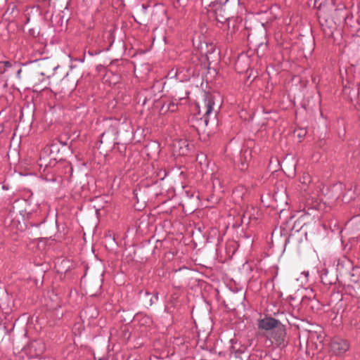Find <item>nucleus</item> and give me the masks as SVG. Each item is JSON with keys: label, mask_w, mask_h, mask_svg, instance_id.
Returning a JSON list of instances; mask_svg holds the SVG:
<instances>
[{"label": "nucleus", "mask_w": 360, "mask_h": 360, "mask_svg": "<svg viewBox=\"0 0 360 360\" xmlns=\"http://www.w3.org/2000/svg\"><path fill=\"white\" fill-rule=\"evenodd\" d=\"M356 34L357 37H360V28L356 30Z\"/></svg>", "instance_id": "nucleus-9"}, {"label": "nucleus", "mask_w": 360, "mask_h": 360, "mask_svg": "<svg viewBox=\"0 0 360 360\" xmlns=\"http://www.w3.org/2000/svg\"><path fill=\"white\" fill-rule=\"evenodd\" d=\"M214 101L210 96H206L203 103L200 105H198V114H202L205 118V122L207 123V117L212 112L214 106Z\"/></svg>", "instance_id": "nucleus-2"}, {"label": "nucleus", "mask_w": 360, "mask_h": 360, "mask_svg": "<svg viewBox=\"0 0 360 360\" xmlns=\"http://www.w3.org/2000/svg\"><path fill=\"white\" fill-rule=\"evenodd\" d=\"M280 324L279 321L271 317L263 319L259 322V328L266 331H272L276 327Z\"/></svg>", "instance_id": "nucleus-4"}, {"label": "nucleus", "mask_w": 360, "mask_h": 360, "mask_svg": "<svg viewBox=\"0 0 360 360\" xmlns=\"http://www.w3.org/2000/svg\"><path fill=\"white\" fill-rule=\"evenodd\" d=\"M349 349V342L344 339L335 338L332 340L330 344V351L333 354L341 356Z\"/></svg>", "instance_id": "nucleus-1"}, {"label": "nucleus", "mask_w": 360, "mask_h": 360, "mask_svg": "<svg viewBox=\"0 0 360 360\" xmlns=\"http://www.w3.org/2000/svg\"><path fill=\"white\" fill-rule=\"evenodd\" d=\"M5 71H6V70H5V68H4V66H1V68H0V73H4Z\"/></svg>", "instance_id": "nucleus-8"}, {"label": "nucleus", "mask_w": 360, "mask_h": 360, "mask_svg": "<svg viewBox=\"0 0 360 360\" xmlns=\"http://www.w3.org/2000/svg\"><path fill=\"white\" fill-rule=\"evenodd\" d=\"M285 331L283 326L280 323L271 332L269 339L277 345H281L284 342Z\"/></svg>", "instance_id": "nucleus-3"}, {"label": "nucleus", "mask_w": 360, "mask_h": 360, "mask_svg": "<svg viewBox=\"0 0 360 360\" xmlns=\"http://www.w3.org/2000/svg\"><path fill=\"white\" fill-rule=\"evenodd\" d=\"M177 109L176 105L174 103H170L168 106V110L171 112H174Z\"/></svg>", "instance_id": "nucleus-6"}, {"label": "nucleus", "mask_w": 360, "mask_h": 360, "mask_svg": "<svg viewBox=\"0 0 360 360\" xmlns=\"http://www.w3.org/2000/svg\"><path fill=\"white\" fill-rule=\"evenodd\" d=\"M21 72H22V70H21V69L18 70V71L17 72L16 75H17V77H18V79H20V78H21V77H20Z\"/></svg>", "instance_id": "nucleus-7"}, {"label": "nucleus", "mask_w": 360, "mask_h": 360, "mask_svg": "<svg viewBox=\"0 0 360 360\" xmlns=\"http://www.w3.org/2000/svg\"><path fill=\"white\" fill-rule=\"evenodd\" d=\"M99 360H101V359H99Z\"/></svg>", "instance_id": "nucleus-10"}, {"label": "nucleus", "mask_w": 360, "mask_h": 360, "mask_svg": "<svg viewBox=\"0 0 360 360\" xmlns=\"http://www.w3.org/2000/svg\"><path fill=\"white\" fill-rule=\"evenodd\" d=\"M176 144L178 145V146L179 147L180 150H179V154L180 155H186L188 150V145L186 144V141H178L176 144H175V147L176 146Z\"/></svg>", "instance_id": "nucleus-5"}]
</instances>
